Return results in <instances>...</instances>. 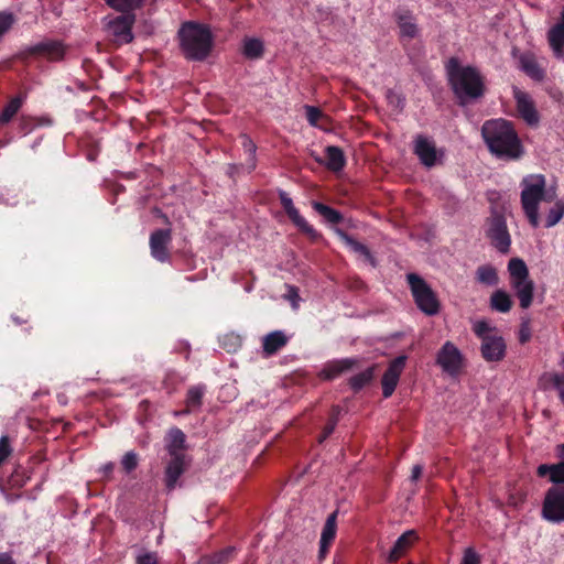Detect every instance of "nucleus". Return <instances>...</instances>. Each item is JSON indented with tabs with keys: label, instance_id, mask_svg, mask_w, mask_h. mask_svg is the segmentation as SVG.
Listing matches in <instances>:
<instances>
[{
	"label": "nucleus",
	"instance_id": "obj_1",
	"mask_svg": "<svg viewBox=\"0 0 564 564\" xmlns=\"http://www.w3.org/2000/svg\"><path fill=\"white\" fill-rule=\"evenodd\" d=\"M481 137L488 150L499 159L518 160L523 147L512 122L499 118L482 123Z\"/></svg>",
	"mask_w": 564,
	"mask_h": 564
},
{
	"label": "nucleus",
	"instance_id": "obj_2",
	"mask_svg": "<svg viewBox=\"0 0 564 564\" xmlns=\"http://www.w3.org/2000/svg\"><path fill=\"white\" fill-rule=\"evenodd\" d=\"M448 83L460 105L476 100L485 95L486 87L480 72L470 65L463 66L457 57H451L446 63Z\"/></svg>",
	"mask_w": 564,
	"mask_h": 564
},
{
	"label": "nucleus",
	"instance_id": "obj_3",
	"mask_svg": "<svg viewBox=\"0 0 564 564\" xmlns=\"http://www.w3.org/2000/svg\"><path fill=\"white\" fill-rule=\"evenodd\" d=\"M177 36L180 48L188 61L202 62L206 59L214 46L210 28L199 22H184L177 32Z\"/></svg>",
	"mask_w": 564,
	"mask_h": 564
},
{
	"label": "nucleus",
	"instance_id": "obj_4",
	"mask_svg": "<svg viewBox=\"0 0 564 564\" xmlns=\"http://www.w3.org/2000/svg\"><path fill=\"white\" fill-rule=\"evenodd\" d=\"M521 204L524 214L533 228H538L539 221V203L541 200L550 202L551 196L545 192V178L543 175H533L525 177L522 183Z\"/></svg>",
	"mask_w": 564,
	"mask_h": 564
},
{
	"label": "nucleus",
	"instance_id": "obj_5",
	"mask_svg": "<svg viewBox=\"0 0 564 564\" xmlns=\"http://www.w3.org/2000/svg\"><path fill=\"white\" fill-rule=\"evenodd\" d=\"M473 330L481 340L480 351L486 361H500L506 356V343L502 336L486 321H478L474 324Z\"/></svg>",
	"mask_w": 564,
	"mask_h": 564
},
{
	"label": "nucleus",
	"instance_id": "obj_6",
	"mask_svg": "<svg viewBox=\"0 0 564 564\" xmlns=\"http://www.w3.org/2000/svg\"><path fill=\"white\" fill-rule=\"evenodd\" d=\"M406 281L417 308L426 316H435L441 311V302L434 290L416 273H409Z\"/></svg>",
	"mask_w": 564,
	"mask_h": 564
},
{
	"label": "nucleus",
	"instance_id": "obj_7",
	"mask_svg": "<svg viewBox=\"0 0 564 564\" xmlns=\"http://www.w3.org/2000/svg\"><path fill=\"white\" fill-rule=\"evenodd\" d=\"M486 235L490 243L501 253L510 250L511 237L503 215L494 212L487 220Z\"/></svg>",
	"mask_w": 564,
	"mask_h": 564
},
{
	"label": "nucleus",
	"instance_id": "obj_8",
	"mask_svg": "<svg viewBox=\"0 0 564 564\" xmlns=\"http://www.w3.org/2000/svg\"><path fill=\"white\" fill-rule=\"evenodd\" d=\"M542 517L551 523L564 522V485L547 489L542 503Z\"/></svg>",
	"mask_w": 564,
	"mask_h": 564
},
{
	"label": "nucleus",
	"instance_id": "obj_9",
	"mask_svg": "<svg viewBox=\"0 0 564 564\" xmlns=\"http://www.w3.org/2000/svg\"><path fill=\"white\" fill-rule=\"evenodd\" d=\"M279 199L290 220L303 235H305L312 241H316L322 237V235L300 214L299 209L294 206L292 198L288 195L286 192L280 191Z\"/></svg>",
	"mask_w": 564,
	"mask_h": 564
},
{
	"label": "nucleus",
	"instance_id": "obj_10",
	"mask_svg": "<svg viewBox=\"0 0 564 564\" xmlns=\"http://www.w3.org/2000/svg\"><path fill=\"white\" fill-rule=\"evenodd\" d=\"M463 362L464 357L460 350L452 341H446L437 352L436 364L451 376L460 372Z\"/></svg>",
	"mask_w": 564,
	"mask_h": 564
},
{
	"label": "nucleus",
	"instance_id": "obj_11",
	"mask_svg": "<svg viewBox=\"0 0 564 564\" xmlns=\"http://www.w3.org/2000/svg\"><path fill=\"white\" fill-rule=\"evenodd\" d=\"M172 243V231L169 228L156 229L150 235L149 246L153 259L159 262H170Z\"/></svg>",
	"mask_w": 564,
	"mask_h": 564
},
{
	"label": "nucleus",
	"instance_id": "obj_12",
	"mask_svg": "<svg viewBox=\"0 0 564 564\" xmlns=\"http://www.w3.org/2000/svg\"><path fill=\"white\" fill-rule=\"evenodd\" d=\"M408 357L405 355H401L392 359L387 370L384 371L381 386H382V395L384 398H390L400 380V377L405 368Z\"/></svg>",
	"mask_w": 564,
	"mask_h": 564
},
{
	"label": "nucleus",
	"instance_id": "obj_13",
	"mask_svg": "<svg viewBox=\"0 0 564 564\" xmlns=\"http://www.w3.org/2000/svg\"><path fill=\"white\" fill-rule=\"evenodd\" d=\"M513 98L516 100L517 110L520 113L521 118L529 126H536L540 121V117L535 108L534 101L532 100L530 95L514 87Z\"/></svg>",
	"mask_w": 564,
	"mask_h": 564
},
{
	"label": "nucleus",
	"instance_id": "obj_14",
	"mask_svg": "<svg viewBox=\"0 0 564 564\" xmlns=\"http://www.w3.org/2000/svg\"><path fill=\"white\" fill-rule=\"evenodd\" d=\"M335 234L351 252L361 257L364 261L369 263L372 268L377 267V259L365 243L356 240L352 236L348 235L340 228H336Z\"/></svg>",
	"mask_w": 564,
	"mask_h": 564
},
{
	"label": "nucleus",
	"instance_id": "obj_15",
	"mask_svg": "<svg viewBox=\"0 0 564 564\" xmlns=\"http://www.w3.org/2000/svg\"><path fill=\"white\" fill-rule=\"evenodd\" d=\"M132 23L133 18L128 13H122L108 23L109 31L118 44H126L132 41Z\"/></svg>",
	"mask_w": 564,
	"mask_h": 564
},
{
	"label": "nucleus",
	"instance_id": "obj_16",
	"mask_svg": "<svg viewBox=\"0 0 564 564\" xmlns=\"http://www.w3.org/2000/svg\"><path fill=\"white\" fill-rule=\"evenodd\" d=\"M394 20L400 30V37L413 40L420 34V29L416 24V19L410 10L397 9L394 12Z\"/></svg>",
	"mask_w": 564,
	"mask_h": 564
},
{
	"label": "nucleus",
	"instance_id": "obj_17",
	"mask_svg": "<svg viewBox=\"0 0 564 564\" xmlns=\"http://www.w3.org/2000/svg\"><path fill=\"white\" fill-rule=\"evenodd\" d=\"M30 53L46 58L50 62H58L66 53L65 45L59 41H43L30 48Z\"/></svg>",
	"mask_w": 564,
	"mask_h": 564
},
{
	"label": "nucleus",
	"instance_id": "obj_18",
	"mask_svg": "<svg viewBox=\"0 0 564 564\" xmlns=\"http://www.w3.org/2000/svg\"><path fill=\"white\" fill-rule=\"evenodd\" d=\"M359 358H343L330 360L325 364L324 368L321 371V377L325 380H334L341 373L350 371L355 368H359Z\"/></svg>",
	"mask_w": 564,
	"mask_h": 564
},
{
	"label": "nucleus",
	"instance_id": "obj_19",
	"mask_svg": "<svg viewBox=\"0 0 564 564\" xmlns=\"http://www.w3.org/2000/svg\"><path fill=\"white\" fill-rule=\"evenodd\" d=\"M419 533L416 530H408L403 532L394 542L391 547L387 561L389 563H397L406 552L419 541Z\"/></svg>",
	"mask_w": 564,
	"mask_h": 564
},
{
	"label": "nucleus",
	"instance_id": "obj_20",
	"mask_svg": "<svg viewBox=\"0 0 564 564\" xmlns=\"http://www.w3.org/2000/svg\"><path fill=\"white\" fill-rule=\"evenodd\" d=\"M414 154L417 155L421 163L426 167H432L436 163V148L433 141L424 135H417L414 141Z\"/></svg>",
	"mask_w": 564,
	"mask_h": 564
},
{
	"label": "nucleus",
	"instance_id": "obj_21",
	"mask_svg": "<svg viewBox=\"0 0 564 564\" xmlns=\"http://www.w3.org/2000/svg\"><path fill=\"white\" fill-rule=\"evenodd\" d=\"M185 455L183 453L172 452L171 460L165 468V485L169 490H173L178 478L185 471Z\"/></svg>",
	"mask_w": 564,
	"mask_h": 564
},
{
	"label": "nucleus",
	"instance_id": "obj_22",
	"mask_svg": "<svg viewBox=\"0 0 564 564\" xmlns=\"http://www.w3.org/2000/svg\"><path fill=\"white\" fill-rule=\"evenodd\" d=\"M290 338L283 330H273L262 337V352L265 357L276 355L284 348Z\"/></svg>",
	"mask_w": 564,
	"mask_h": 564
},
{
	"label": "nucleus",
	"instance_id": "obj_23",
	"mask_svg": "<svg viewBox=\"0 0 564 564\" xmlns=\"http://www.w3.org/2000/svg\"><path fill=\"white\" fill-rule=\"evenodd\" d=\"M519 68L535 82H542L545 78V69L541 67L533 53L525 52L519 56Z\"/></svg>",
	"mask_w": 564,
	"mask_h": 564
},
{
	"label": "nucleus",
	"instance_id": "obj_24",
	"mask_svg": "<svg viewBox=\"0 0 564 564\" xmlns=\"http://www.w3.org/2000/svg\"><path fill=\"white\" fill-rule=\"evenodd\" d=\"M547 41L555 55L561 56L564 52V4L558 21L547 32Z\"/></svg>",
	"mask_w": 564,
	"mask_h": 564
},
{
	"label": "nucleus",
	"instance_id": "obj_25",
	"mask_svg": "<svg viewBox=\"0 0 564 564\" xmlns=\"http://www.w3.org/2000/svg\"><path fill=\"white\" fill-rule=\"evenodd\" d=\"M336 518H337V511L332 512L324 524V528L322 530L321 534V541H319V553L323 555L328 551L329 545L333 543L336 536Z\"/></svg>",
	"mask_w": 564,
	"mask_h": 564
},
{
	"label": "nucleus",
	"instance_id": "obj_26",
	"mask_svg": "<svg viewBox=\"0 0 564 564\" xmlns=\"http://www.w3.org/2000/svg\"><path fill=\"white\" fill-rule=\"evenodd\" d=\"M536 474L539 477L550 476V481L555 484L554 486L564 485V459H561L557 464H542L538 467Z\"/></svg>",
	"mask_w": 564,
	"mask_h": 564
},
{
	"label": "nucleus",
	"instance_id": "obj_27",
	"mask_svg": "<svg viewBox=\"0 0 564 564\" xmlns=\"http://www.w3.org/2000/svg\"><path fill=\"white\" fill-rule=\"evenodd\" d=\"M511 286L519 299L520 306L524 310L529 308L533 301L534 282L529 279L521 282H513Z\"/></svg>",
	"mask_w": 564,
	"mask_h": 564
},
{
	"label": "nucleus",
	"instance_id": "obj_28",
	"mask_svg": "<svg viewBox=\"0 0 564 564\" xmlns=\"http://www.w3.org/2000/svg\"><path fill=\"white\" fill-rule=\"evenodd\" d=\"M326 153V166L333 172L341 171L346 165V158L344 151L336 145H328L325 149Z\"/></svg>",
	"mask_w": 564,
	"mask_h": 564
},
{
	"label": "nucleus",
	"instance_id": "obj_29",
	"mask_svg": "<svg viewBox=\"0 0 564 564\" xmlns=\"http://www.w3.org/2000/svg\"><path fill=\"white\" fill-rule=\"evenodd\" d=\"M242 54L248 59H259L264 54L263 41L246 36L242 41Z\"/></svg>",
	"mask_w": 564,
	"mask_h": 564
},
{
	"label": "nucleus",
	"instance_id": "obj_30",
	"mask_svg": "<svg viewBox=\"0 0 564 564\" xmlns=\"http://www.w3.org/2000/svg\"><path fill=\"white\" fill-rule=\"evenodd\" d=\"M508 271L510 273V284L529 280V269L520 258H513L509 261Z\"/></svg>",
	"mask_w": 564,
	"mask_h": 564
},
{
	"label": "nucleus",
	"instance_id": "obj_31",
	"mask_svg": "<svg viewBox=\"0 0 564 564\" xmlns=\"http://www.w3.org/2000/svg\"><path fill=\"white\" fill-rule=\"evenodd\" d=\"M312 207L316 213L324 217L327 223L332 225H338L344 220V216L340 212L321 202H312Z\"/></svg>",
	"mask_w": 564,
	"mask_h": 564
},
{
	"label": "nucleus",
	"instance_id": "obj_32",
	"mask_svg": "<svg viewBox=\"0 0 564 564\" xmlns=\"http://www.w3.org/2000/svg\"><path fill=\"white\" fill-rule=\"evenodd\" d=\"M511 296L503 290L495 291L490 296V307L499 313H508L512 307Z\"/></svg>",
	"mask_w": 564,
	"mask_h": 564
},
{
	"label": "nucleus",
	"instance_id": "obj_33",
	"mask_svg": "<svg viewBox=\"0 0 564 564\" xmlns=\"http://www.w3.org/2000/svg\"><path fill=\"white\" fill-rule=\"evenodd\" d=\"M205 393V387L199 386H193L187 390L186 393V412H193L200 408L203 402V397Z\"/></svg>",
	"mask_w": 564,
	"mask_h": 564
},
{
	"label": "nucleus",
	"instance_id": "obj_34",
	"mask_svg": "<svg viewBox=\"0 0 564 564\" xmlns=\"http://www.w3.org/2000/svg\"><path fill=\"white\" fill-rule=\"evenodd\" d=\"M376 365L367 368L366 370L350 377L349 379V386L350 388L355 391V392H358L360 391L364 387H366L367 384H369L373 377H375V370H376Z\"/></svg>",
	"mask_w": 564,
	"mask_h": 564
},
{
	"label": "nucleus",
	"instance_id": "obj_35",
	"mask_svg": "<svg viewBox=\"0 0 564 564\" xmlns=\"http://www.w3.org/2000/svg\"><path fill=\"white\" fill-rule=\"evenodd\" d=\"M476 279L479 283L494 286L498 284L497 270L490 264L479 265L476 270Z\"/></svg>",
	"mask_w": 564,
	"mask_h": 564
},
{
	"label": "nucleus",
	"instance_id": "obj_36",
	"mask_svg": "<svg viewBox=\"0 0 564 564\" xmlns=\"http://www.w3.org/2000/svg\"><path fill=\"white\" fill-rule=\"evenodd\" d=\"M234 553L235 547L229 546L214 554L202 556L197 564H227Z\"/></svg>",
	"mask_w": 564,
	"mask_h": 564
},
{
	"label": "nucleus",
	"instance_id": "obj_37",
	"mask_svg": "<svg viewBox=\"0 0 564 564\" xmlns=\"http://www.w3.org/2000/svg\"><path fill=\"white\" fill-rule=\"evenodd\" d=\"M23 100L24 98L20 96L12 98L0 113V122H9L22 107Z\"/></svg>",
	"mask_w": 564,
	"mask_h": 564
},
{
	"label": "nucleus",
	"instance_id": "obj_38",
	"mask_svg": "<svg viewBox=\"0 0 564 564\" xmlns=\"http://www.w3.org/2000/svg\"><path fill=\"white\" fill-rule=\"evenodd\" d=\"M169 443V453L172 456V452L181 453L184 448L186 436L184 432L177 427L171 429Z\"/></svg>",
	"mask_w": 564,
	"mask_h": 564
},
{
	"label": "nucleus",
	"instance_id": "obj_39",
	"mask_svg": "<svg viewBox=\"0 0 564 564\" xmlns=\"http://www.w3.org/2000/svg\"><path fill=\"white\" fill-rule=\"evenodd\" d=\"M564 216V203L556 202L554 206L549 210L545 219V227L551 228L555 226Z\"/></svg>",
	"mask_w": 564,
	"mask_h": 564
},
{
	"label": "nucleus",
	"instance_id": "obj_40",
	"mask_svg": "<svg viewBox=\"0 0 564 564\" xmlns=\"http://www.w3.org/2000/svg\"><path fill=\"white\" fill-rule=\"evenodd\" d=\"M306 119L308 123L313 127H322L319 121L325 120L328 121V117L322 112V110L317 107L306 105L304 106Z\"/></svg>",
	"mask_w": 564,
	"mask_h": 564
},
{
	"label": "nucleus",
	"instance_id": "obj_41",
	"mask_svg": "<svg viewBox=\"0 0 564 564\" xmlns=\"http://www.w3.org/2000/svg\"><path fill=\"white\" fill-rule=\"evenodd\" d=\"M220 345L228 352H235L241 347V338L235 334H227L220 339Z\"/></svg>",
	"mask_w": 564,
	"mask_h": 564
},
{
	"label": "nucleus",
	"instance_id": "obj_42",
	"mask_svg": "<svg viewBox=\"0 0 564 564\" xmlns=\"http://www.w3.org/2000/svg\"><path fill=\"white\" fill-rule=\"evenodd\" d=\"M15 18L11 12L0 11V39L13 26Z\"/></svg>",
	"mask_w": 564,
	"mask_h": 564
},
{
	"label": "nucleus",
	"instance_id": "obj_43",
	"mask_svg": "<svg viewBox=\"0 0 564 564\" xmlns=\"http://www.w3.org/2000/svg\"><path fill=\"white\" fill-rule=\"evenodd\" d=\"M241 144L245 149V151L250 155V159L252 161V164H251V170H253L256 167V162H254V155H256V150H257V147H256V143L252 141V139L247 135V134H242L241 135Z\"/></svg>",
	"mask_w": 564,
	"mask_h": 564
},
{
	"label": "nucleus",
	"instance_id": "obj_44",
	"mask_svg": "<svg viewBox=\"0 0 564 564\" xmlns=\"http://www.w3.org/2000/svg\"><path fill=\"white\" fill-rule=\"evenodd\" d=\"M121 466L126 473H131L138 466V455L133 452H128L121 459Z\"/></svg>",
	"mask_w": 564,
	"mask_h": 564
},
{
	"label": "nucleus",
	"instance_id": "obj_45",
	"mask_svg": "<svg viewBox=\"0 0 564 564\" xmlns=\"http://www.w3.org/2000/svg\"><path fill=\"white\" fill-rule=\"evenodd\" d=\"M337 423H338V416L336 413H333L322 431V435L319 437V443L324 442L327 437H329L333 434Z\"/></svg>",
	"mask_w": 564,
	"mask_h": 564
},
{
	"label": "nucleus",
	"instance_id": "obj_46",
	"mask_svg": "<svg viewBox=\"0 0 564 564\" xmlns=\"http://www.w3.org/2000/svg\"><path fill=\"white\" fill-rule=\"evenodd\" d=\"M12 447L10 444V440L7 435L0 437V466L4 463V460L11 455Z\"/></svg>",
	"mask_w": 564,
	"mask_h": 564
},
{
	"label": "nucleus",
	"instance_id": "obj_47",
	"mask_svg": "<svg viewBox=\"0 0 564 564\" xmlns=\"http://www.w3.org/2000/svg\"><path fill=\"white\" fill-rule=\"evenodd\" d=\"M460 564H480V556L474 547H467L464 551V555Z\"/></svg>",
	"mask_w": 564,
	"mask_h": 564
},
{
	"label": "nucleus",
	"instance_id": "obj_48",
	"mask_svg": "<svg viewBox=\"0 0 564 564\" xmlns=\"http://www.w3.org/2000/svg\"><path fill=\"white\" fill-rule=\"evenodd\" d=\"M108 6L119 11H128L133 7V0H105Z\"/></svg>",
	"mask_w": 564,
	"mask_h": 564
},
{
	"label": "nucleus",
	"instance_id": "obj_49",
	"mask_svg": "<svg viewBox=\"0 0 564 564\" xmlns=\"http://www.w3.org/2000/svg\"><path fill=\"white\" fill-rule=\"evenodd\" d=\"M560 365L563 368V373H552L550 378L551 383L557 390L564 389V355Z\"/></svg>",
	"mask_w": 564,
	"mask_h": 564
},
{
	"label": "nucleus",
	"instance_id": "obj_50",
	"mask_svg": "<svg viewBox=\"0 0 564 564\" xmlns=\"http://www.w3.org/2000/svg\"><path fill=\"white\" fill-rule=\"evenodd\" d=\"M530 338H531V332H530L528 322H525L521 325V328L519 332V341L521 344H525L527 341L530 340Z\"/></svg>",
	"mask_w": 564,
	"mask_h": 564
},
{
	"label": "nucleus",
	"instance_id": "obj_51",
	"mask_svg": "<svg viewBox=\"0 0 564 564\" xmlns=\"http://www.w3.org/2000/svg\"><path fill=\"white\" fill-rule=\"evenodd\" d=\"M143 564H161L156 553H143Z\"/></svg>",
	"mask_w": 564,
	"mask_h": 564
},
{
	"label": "nucleus",
	"instance_id": "obj_52",
	"mask_svg": "<svg viewBox=\"0 0 564 564\" xmlns=\"http://www.w3.org/2000/svg\"><path fill=\"white\" fill-rule=\"evenodd\" d=\"M422 471L423 467L421 465H414L412 467L411 480L416 481L421 477Z\"/></svg>",
	"mask_w": 564,
	"mask_h": 564
},
{
	"label": "nucleus",
	"instance_id": "obj_53",
	"mask_svg": "<svg viewBox=\"0 0 564 564\" xmlns=\"http://www.w3.org/2000/svg\"><path fill=\"white\" fill-rule=\"evenodd\" d=\"M0 564H15L8 553H0Z\"/></svg>",
	"mask_w": 564,
	"mask_h": 564
},
{
	"label": "nucleus",
	"instance_id": "obj_54",
	"mask_svg": "<svg viewBox=\"0 0 564 564\" xmlns=\"http://www.w3.org/2000/svg\"><path fill=\"white\" fill-rule=\"evenodd\" d=\"M142 30H143V35L145 34H152L153 33V26L151 24H149L147 21L143 20V26H142Z\"/></svg>",
	"mask_w": 564,
	"mask_h": 564
},
{
	"label": "nucleus",
	"instance_id": "obj_55",
	"mask_svg": "<svg viewBox=\"0 0 564 564\" xmlns=\"http://www.w3.org/2000/svg\"><path fill=\"white\" fill-rule=\"evenodd\" d=\"M555 453L560 459H564V443L556 446Z\"/></svg>",
	"mask_w": 564,
	"mask_h": 564
},
{
	"label": "nucleus",
	"instance_id": "obj_56",
	"mask_svg": "<svg viewBox=\"0 0 564 564\" xmlns=\"http://www.w3.org/2000/svg\"><path fill=\"white\" fill-rule=\"evenodd\" d=\"M115 468V464L113 463H107L106 465L102 466V471L108 475L110 474Z\"/></svg>",
	"mask_w": 564,
	"mask_h": 564
},
{
	"label": "nucleus",
	"instance_id": "obj_57",
	"mask_svg": "<svg viewBox=\"0 0 564 564\" xmlns=\"http://www.w3.org/2000/svg\"><path fill=\"white\" fill-rule=\"evenodd\" d=\"M560 400L564 403V388L558 390Z\"/></svg>",
	"mask_w": 564,
	"mask_h": 564
},
{
	"label": "nucleus",
	"instance_id": "obj_58",
	"mask_svg": "<svg viewBox=\"0 0 564 564\" xmlns=\"http://www.w3.org/2000/svg\"><path fill=\"white\" fill-rule=\"evenodd\" d=\"M135 562H137V564H141V554H138L135 556Z\"/></svg>",
	"mask_w": 564,
	"mask_h": 564
}]
</instances>
